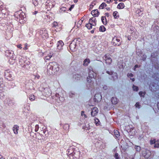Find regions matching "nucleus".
<instances>
[{
  "mask_svg": "<svg viewBox=\"0 0 159 159\" xmlns=\"http://www.w3.org/2000/svg\"><path fill=\"white\" fill-rule=\"evenodd\" d=\"M135 106L136 108H140V105L139 104V102H137L136 103Z\"/></svg>",
  "mask_w": 159,
  "mask_h": 159,
  "instance_id": "nucleus-26",
  "label": "nucleus"
},
{
  "mask_svg": "<svg viewBox=\"0 0 159 159\" xmlns=\"http://www.w3.org/2000/svg\"><path fill=\"white\" fill-rule=\"evenodd\" d=\"M99 30L101 31L104 32L105 30V28L104 26H100Z\"/></svg>",
  "mask_w": 159,
  "mask_h": 159,
  "instance_id": "nucleus-21",
  "label": "nucleus"
},
{
  "mask_svg": "<svg viewBox=\"0 0 159 159\" xmlns=\"http://www.w3.org/2000/svg\"><path fill=\"white\" fill-rule=\"evenodd\" d=\"M120 41V39L116 37H114L113 39L112 42L114 45L119 46L120 44L119 42Z\"/></svg>",
  "mask_w": 159,
  "mask_h": 159,
  "instance_id": "nucleus-5",
  "label": "nucleus"
},
{
  "mask_svg": "<svg viewBox=\"0 0 159 159\" xmlns=\"http://www.w3.org/2000/svg\"><path fill=\"white\" fill-rule=\"evenodd\" d=\"M106 59V63L110 64L111 63L112 61V60L110 57V56L109 54H106L105 56Z\"/></svg>",
  "mask_w": 159,
  "mask_h": 159,
  "instance_id": "nucleus-6",
  "label": "nucleus"
},
{
  "mask_svg": "<svg viewBox=\"0 0 159 159\" xmlns=\"http://www.w3.org/2000/svg\"><path fill=\"white\" fill-rule=\"evenodd\" d=\"M109 15V14L108 13H106L105 14V16H107V17H108Z\"/></svg>",
  "mask_w": 159,
  "mask_h": 159,
  "instance_id": "nucleus-37",
  "label": "nucleus"
},
{
  "mask_svg": "<svg viewBox=\"0 0 159 159\" xmlns=\"http://www.w3.org/2000/svg\"><path fill=\"white\" fill-rule=\"evenodd\" d=\"M92 77H89L87 78V81L89 83H91L92 82Z\"/></svg>",
  "mask_w": 159,
  "mask_h": 159,
  "instance_id": "nucleus-24",
  "label": "nucleus"
},
{
  "mask_svg": "<svg viewBox=\"0 0 159 159\" xmlns=\"http://www.w3.org/2000/svg\"><path fill=\"white\" fill-rule=\"evenodd\" d=\"M110 1H111V0H110Z\"/></svg>",
  "mask_w": 159,
  "mask_h": 159,
  "instance_id": "nucleus-47",
  "label": "nucleus"
},
{
  "mask_svg": "<svg viewBox=\"0 0 159 159\" xmlns=\"http://www.w3.org/2000/svg\"><path fill=\"white\" fill-rule=\"evenodd\" d=\"M58 64L55 62H51L47 66V70L50 74H54L59 70Z\"/></svg>",
  "mask_w": 159,
  "mask_h": 159,
  "instance_id": "nucleus-1",
  "label": "nucleus"
},
{
  "mask_svg": "<svg viewBox=\"0 0 159 159\" xmlns=\"http://www.w3.org/2000/svg\"><path fill=\"white\" fill-rule=\"evenodd\" d=\"M52 55H51V54L48 56H47L45 57V59L46 60H49L52 57Z\"/></svg>",
  "mask_w": 159,
  "mask_h": 159,
  "instance_id": "nucleus-25",
  "label": "nucleus"
},
{
  "mask_svg": "<svg viewBox=\"0 0 159 159\" xmlns=\"http://www.w3.org/2000/svg\"><path fill=\"white\" fill-rule=\"evenodd\" d=\"M91 32L92 33H93L94 32V31L92 30L91 31Z\"/></svg>",
  "mask_w": 159,
  "mask_h": 159,
  "instance_id": "nucleus-43",
  "label": "nucleus"
},
{
  "mask_svg": "<svg viewBox=\"0 0 159 159\" xmlns=\"http://www.w3.org/2000/svg\"><path fill=\"white\" fill-rule=\"evenodd\" d=\"M83 21V20H80L78 22V23H77V26L78 27H79L80 26V25L82 23Z\"/></svg>",
  "mask_w": 159,
  "mask_h": 159,
  "instance_id": "nucleus-20",
  "label": "nucleus"
},
{
  "mask_svg": "<svg viewBox=\"0 0 159 159\" xmlns=\"http://www.w3.org/2000/svg\"><path fill=\"white\" fill-rule=\"evenodd\" d=\"M128 77L130 78L133 76V74L131 73H129L128 74Z\"/></svg>",
  "mask_w": 159,
  "mask_h": 159,
  "instance_id": "nucleus-30",
  "label": "nucleus"
},
{
  "mask_svg": "<svg viewBox=\"0 0 159 159\" xmlns=\"http://www.w3.org/2000/svg\"><path fill=\"white\" fill-rule=\"evenodd\" d=\"M115 136L116 138H118L119 136V133L117 130H116L115 132Z\"/></svg>",
  "mask_w": 159,
  "mask_h": 159,
  "instance_id": "nucleus-22",
  "label": "nucleus"
},
{
  "mask_svg": "<svg viewBox=\"0 0 159 159\" xmlns=\"http://www.w3.org/2000/svg\"><path fill=\"white\" fill-rule=\"evenodd\" d=\"M144 156L145 158H148L150 156L151 153L148 150H146L144 152Z\"/></svg>",
  "mask_w": 159,
  "mask_h": 159,
  "instance_id": "nucleus-8",
  "label": "nucleus"
},
{
  "mask_svg": "<svg viewBox=\"0 0 159 159\" xmlns=\"http://www.w3.org/2000/svg\"><path fill=\"white\" fill-rule=\"evenodd\" d=\"M113 16L115 18H116L117 17L119 16L118 13L117 11H115L113 12Z\"/></svg>",
  "mask_w": 159,
  "mask_h": 159,
  "instance_id": "nucleus-18",
  "label": "nucleus"
},
{
  "mask_svg": "<svg viewBox=\"0 0 159 159\" xmlns=\"http://www.w3.org/2000/svg\"><path fill=\"white\" fill-rule=\"evenodd\" d=\"M154 140H151L150 141V143L151 144H154Z\"/></svg>",
  "mask_w": 159,
  "mask_h": 159,
  "instance_id": "nucleus-32",
  "label": "nucleus"
},
{
  "mask_svg": "<svg viewBox=\"0 0 159 159\" xmlns=\"http://www.w3.org/2000/svg\"><path fill=\"white\" fill-rule=\"evenodd\" d=\"M53 25L54 26H56L58 25V23L56 22H54L53 23Z\"/></svg>",
  "mask_w": 159,
  "mask_h": 159,
  "instance_id": "nucleus-29",
  "label": "nucleus"
},
{
  "mask_svg": "<svg viewBox=\"0 0 159 159\" xmlns=\"http://www.w3.org/2000/svg\"><path fill=\"white\" fill-rule=\"evenodd\" d=\"M125 6L123 3H120L117 6V8L119 9H123L124 7Z\"/></svg>",
  "mask_w": 159,
  "mask_h": 159,
  "instance_id": "nucleus-14",
  "label": "nucleus"
},
{
  "mask_svg": "<svg viewBox=\"0 0 159 159\" xmlns=\"http://www.w3.org/2000/svg\"><path fill=\"white\" fill-rule=\"evenodd\" d=\"M137 151H139L140 150V147L139 146H137L136 148Z\"/></svg>",
  "mask_w": 159,
  "mask_h": 159,
  "instance_id": "nucleus-28",
  "label": "nucleus"
},
{
  "mask_svg": "<svg viewBox=\"0 0 159 159\" xmlns=\"http://www.w3.org/2000/svg\"><path fill=\"white\" fill-rule=\"evenodd\" d=\"M115 99L114 98H113L112 99V100H111V102H112V103L113 104H115V103L116 104V103H113V99Z\"/></svg>",
  "mask_w": 159,
  "mask_h": 159,
  "instance_id": "nucleus-39",
  "label": "nucleus"
},
{
  "mask_svg": "<svg viewBox=\"0 0 159 159\" xmlns=\"http://www.w3.org/2000/svg\"><path fill=\"white\" fill-rule=\"evenodd\" d=\"M102 21L104 24L106 25L107 23L106 19L105 17H102L101 18Z\"/></svg>",
  "mask_w": 159,
  "mask_h": 159,
  "instance_id": "nucleus-15",
  "label": "nucleus"
},
{
  "mask_svg": "<svg viewBox=\"0 0 159 159\" xmlns=\"http://www.w3.org/2000/svg\"><path fill=\"white\" fill-rule=\"evenodd\" d=\"M17 47L18 48H20V49H21L22 48V47H21L20 45H18L17 46Z\"/></svg>",
  "mask_w": 159,
  "mask_h": 159,
  "instance_id": "nucleus-35",
  "label": "nucleus"
},
{
  "mask_svg": "<svg viewBox=\"0 0 159 159\" xmlns=\"http://www.w3.org/2000/svg\"><path fill=\"white\" fill-rule=\"evenodd\" d=\"M93 18H94V21H92V22H91V23H95L96 24V21H95V18H94V17H92Z\"/></svg>",
  "mask_w": 159,
  "mask_h": 159,
  "instance_id": "nucleus-31",
  "label": "nucleus"
},
{
  "mask_svg": "<svg viewBox=\"0 0 159 159\" xmlns=\"http://www.w3.org/2000/svg\"><path fill=\"white\" fill-rule=\"evenodd\" d=\"M91 14L94 16H98V12L97 10H93L91 11Z\"/></svg>",
  "mask_w": 159,
  "mask_h": 159,
  "instance_id": "nucleus-11",
  "label": "nucleus"
},
{
  "mask_svg": "<svg viewBox=\"0 0 159 159\" xmlns=\"http://www.w3.org/2000/svg\"><path fill=\"white\" fill-rule=\"evenodd\" d=\"M102 99V96L100 93H98L95 95L94 97L95 101L98 102H100Z\"/></svg>",
  "mask_w": 159,
  "mask_h": 159,
  "instance_id": "nucleus-3",
  "label": "nucleus"
},
{
  "mask_svg": "<svg viewBox=\"0 0 159 159\" xmlns=\"http://www.w3.org/2000/svg\"><path fill=\"white\" fill-rule=\"evenodd\" d=\"M76 47V43L74 41H73L70 44V47L71 49H74Z\"/></svg>",
  "mask_w": 159,
  "mask_h": 159,
  "instance_id": "nucleus-10",
  "label": "nucleus"
},
{
  "mask_svg": "<svg viewBox=\"0 0 159 159\" xmlns=\"http://www.w3.org/2000/svg\"><path fill=\"white\" fill-rule=\"evenodd\" d=\"M128 39L129 40H130L131 39L130 36H128Z\"/></svg>",
  "mask_w": 159,
  "mask_h": 159,
  "instance_id": "nucleus-36",
  "label": "nucleus"
},
{
  "mask_svg": "<svg viewBox=\"0 0 159 159\" xmlns=\"http://www.w3.org/2000/svg\"><path fill=\"white\" fill-rule=\"evenodd\" d=\"M133 90L134 91H138L139 90L138 87L133 85L132 86Z\"/></svg>",
  "mask_w": 159,
  "mask_h": 159,
  "instance_id": "nucleus-17",
  "label": "nucleus"
},
{
  "mask_svg": "<svg viewBox=\"0 0 159 159\" xmlns=\"http://www.w3.org/2000/svg\"><path fill=\"white\" fill-rule=\"evenodd\" d=\"M74 5H72L71 7L70 8L69 10L70 11H71V9L74 7Z\"/></svg>",
  "mask_w": 159,
  "mask_h": 159,
  "instance_id": "nucleus-33",
  "label": "nucleus"
},
{
  "mask_svg": "<svg viewBox=\"0 0 159 159\" xmlns=\"http://www.w3.org/2000/svg\"><path fill=\"white\" fill-rule=\"evenodd\" d=\"M35 13H37V11H35Z\"/></svg>",
  "mask_w": 159,
  "mask_h": 159,
  "instance_id": "nucleus-46",
  "label": "nucleus"
},
{
  "mask_svg": "<svg viewBox=\"0 0 159 159\" xmlns=\"http://www.w3.org/2000/svg\"><path fill=\"white\" fill-rule=\"evenodd\" d=\"M19 126L17 125H15L14 126L13 128V130L14 133L16 134L18 133V130Z\"/></svg>",
  "mask_w": 159,
  "mask_h": 159,
  "instance_id": "nucleus-9",
  "label": "nucleus"
},
{
  "mask_svg": "<svg viewBox=\"0 0 159 159\" xmlns=\"http://www.w3.org/2000/svg\"><path fill=\"white\" fill-rule=\"evenodd\" d=\"M138 65H136L135 66V67H138Z\"/></svg>",
  "mask_w": 159,
  "mask_h": 159,
  "instance_id": "nucleus-44",
  "label": "nucleus"
},
{
  "mask_svg": "<svg viewBox=\"0 0 159 159\" xmlns=\"http://www.w3.org/2000/svg\"><path fill=\"white\" fill-rule=\"evenodd\" d=\"M78 0H74V1L76 3L77 2Z\"/></svg>",
  "mask_w": 159,
  "mask_h": 159,
  "instance_id": "nucleus-40",
  "label": "nucleus"
},
{
  "mask_svg": "<svg viewBox=\"0 0 159 159\" xmlns=\"http://www.w3.org/2000/svg\"><path fill=\"white\" fill-rule=\"evenodd\" d=\"M81 115L82 116H84V117L85 118H86L87 117V116L84 114V111H81Z\"/></svg>",
  "mask_w": 159,
  "mask_h": 159,
  "instance_id": "nucleus-27",
  "label": "nucleus"
},
{
  "mask_svg": "<svg viewBox=\"0 0 159 159\" xmlns=\"http://www.w3.org/2000/svg\"><path fill=\"white\" fill-rule=\"evenodd\" d=\"M131 80H132V81H134V78H131Z\"/></svg>",
  "mask_w": 159,
  "mask_h": 159,
  "instance_id": "nucleus-38",
  "label": "nucleus"
},
{
  "mask_svg": "<svg viewBox=\"0 0 159 159\" xmlns=\"http://www.w3.org/2000/svg\"><path fill=\"white\" fill-rule=\"evenodd\" d=\"M61 9H62V10H63L64 11L66 10V8L65 7H63L62 8H61Z\"/></svg>",
  "mask_w": 159,
  "mask_h": 159,
  "instance_id": "nucleus-34",
  "label": "nucleus"
},
{
  "mask_svg": "<svg viewBox=\"0 0 159 159\" xmlns=\"http://www.w3.org/2000/svg\"><path fill=\"white\" fill-rule=\"evenodd\" d=\"M106 6V4L105 3H103L99 6V8L100 9H102L104 7H105Z\"/></svg>",
  "mask_w": 159,
  "mask_h": 159,
  "instance_id": "nucleus-19",
  "label": "nucleus"
},
{
  "mask_svg": "<svg viewBox=\"0 0 159 159\" xmlns=\"http://www.w3.org/2000/svg\"><path fill=\"white\" fill-rule=\"evenodd\" d=\"M94 20V19L93 18H90L89 20V23L86 25V27L89 29H90L92 28V26L96 25V24L94 22L93 23H91L92 22V21H93Z\"/></svg>",
  "mask_w": 159,
  "mask_h": 159,
  "instance_id": "nucleus-2",
  "label": "nucleus"
},
{
  "mask_svg": "<svg viewBox=\"0 0 159 159\" xmlns=\"http://www.w3.org/2000/svg\"><path fill=\"white\" fill-rule=\"evenodd\" d=\"M38 125H36V127H38Z\"/></svg>",
  "mask_w": 159,
  "mask_h": 159,
  "instance_id": "nucleus-45",
  "label": "nucleus"
},
{
  "mask_svg": "<svg viewBox=\"0 0 159 159\" xmlns=\"http://www.w3.org/2000/svg\"><path fill=\"white\" fill-rule=\"evenodd\" d=\"M154 144L155 145L154 147L155 148H158L159 147V140H157V141L154 139Z\"/></svg>",
  "mask_w": 159,
  "mask_h": 159,
  "instance_id": "nucleus-12",
  "label": "nucleus"
},
{
  "mask_svg": "<svg viewBox=\"0 0 159 159\" xmlns=\"http://www.w3.org/2000/svg\"><path fill=\"white\" fill-rule=\"evenodd\" d=\"M29 98L31 101H33L34 100L35 97L34 95H31L30 97Z\"/></svg>",
  "mask_w": 159,
  "mask_h": 159,
  "instance_id": "nucleus-23",
  "label": "nucleus"
},
{
  "mask_svg": "<svg viewBox=\"0 0 159 159\" xmlns=\"http://www.w3.org/2000/svg\"><path fill=\"white\" fill-rule=\"evenodd\" d=\"M24 49L25 50H26L27 49V47H25V48H24Z\"/></svg>",
  "mask_w": 159,
  "mask_h": 159,
  "instance_id": "nucleus-42",
  "label": "nucleus"
},
{
  "mask_svg": "<svg viewBox=\"0 0 159 159\" xmlns=\"http://www.w3.org/2000/svg\"><path fill=\"white\" fill-rule=\"evenodd\" d=\"M98 109L96 107H94L92 109V111L91 112V116H94L98 113Z\"/></svg>",
  "mask_w": 159,
  "mask_h": 159,
  "instance_id": "nucleus-4",
  "label": "nucleus"
},
{
  "mask_svg": "<svg viewBox=\"0 0 159 159\" xmlns=\"http://www.w3.org/2000/svg\"><path fill=\"white\" fill-rule=\"evenodd\" d=\"M90 62V60L89 59H85L83 62V65L84 66H87Z\"/></svg>",
  "mask_w": 159,
  "mask_h": 159,
  "instance_id": "nucleus-13",
  "label": "nucleus"
},
{
  "mask_svg": "<svg viewBox=\"0 0 159 159\" xmlns=\"http://www.w3.org/2000/svg\"><path fill=\"white\" fill-rule=\"evenodd\" d=\"M64 44L62 41H60L57 43V48L59 50H61Z\"/></svg>",
  "mask_w": 159,
  "mask_h": 159,
  "instance_id": "nucleus-7",
  "label": "nucleus"
},
{
  "mask_svg": "<svg viewBox=\"0 0 159 159\" xmlns=\"http://www.w3.org/2000/svg\"><path fill=\"white\" fill-rule=\"evenodd\" d=\"M139 94L140 97H144L145 94V92H143L142 91H140L139 92Z\"/></svg>",
  "mask_w": 159,
  "mask_h": 159,
  "instance_id": "nucleus-16",
  "label": "nucleus"
},
{
  "mask_svg": "<svg viewBox=\"0 0 159 159\" xmlns=\"http://www.w3.org/2000/svg\"><path fill=\"white\" fill-rule=\"evenodd\" d=\"M126 0H119V1H122V2H124V1H125Z\"/></svg>",
  "mask_w": 159,
  "mask_h": 159,
  "instance_id": "nucleus-41",
  "label": "nucleus"
}]
</instances>
